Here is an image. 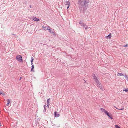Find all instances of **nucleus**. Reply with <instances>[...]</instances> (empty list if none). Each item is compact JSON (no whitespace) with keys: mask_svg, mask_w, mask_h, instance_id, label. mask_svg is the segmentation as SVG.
Here are the masks:
<instances>
[{"mask_svg":"<svg viewBox=\"0 0 128 128\" xmlns=\"http://www.w3.org/2000/svg\"><path fill=\"white\" fill-rule=\"evenodd\" d=\"M89 3V0H78L79 8L81 12H84L87 9V7Z\"/></svg>","mask_w":128,"mask_h":128,"instance_id":"nucleus-1","label":"nucleus"},{"mask_svg":"<svg viewBox=\"0 0 128 128\" xmlns=\"http://www.w3.org/2000/svg\"><path fill=\"white\" fill-rule=\"evenodd\" d=\"M17 60L19 62H23V60L22 59V56L20 55L16 57Z\"/></svg>","mask_w":128,"mask_h":128,"instance_id":"nucleus-2","label":"nucleus"},{"mask_svg":"<svg viewBox=\"0 0 128 128\" xmlns=\"http://www.w3.org/2000/svg\"><path fill=\"white\" fill-rule=\"evenodd\" d=\"M93 76L94 79L96 83H98V82H99V81L98 80V78L96 76H95V75L94 74H93Z\"/></svg>","mask_w":128,"mask_h":128,"instance_id":"nucleus-3","label":"nucleus"},{"mask_svg":"<svg viewBox=\"0 0 128 128\" xmlns=\"http://www.w3.org/2000/svg\"><path fill=\"white\" fill-rule=\"evenodd\" d=\"M106 114L112 120L113 119L112 114L111 113H110L108 112Z\"/></svg>","mask_w":128,"mask_h":128,"instance_id":"nucleus-4","label":"nucleus"},{"mask_svg":"<svg viewBox=\"0 0 128 128\" xmlns=\"http://www.w3.org/2000/svg\"><path fill=\"white\" fill-rule=\"evenodd\" d=\"M32 19L34 21L37 22H38L40 20L39 19L34 17Z\"/></svg>","mask_w":128,"mask_h":128,"instance_id":"nucleus-5","label":"nucleus"},{"mask_svg":"<svg viewBox=\"0 0 128 128\" xmlns=\"http://www.w3.org/2000/svg\"><path fill=\"white\" fill-rule=\"evenodd\" d=\"M112 37V35L111 34H110L109 35L107 36H106V38L108 39H110Z\"/></svg>","mask_w":128,"mask_h":128,"instance_id":"nucleus-6","label":"nucleus"},{"mask_svg":"<svg viewBox=\"0 0 128 128\" xmlns=\"http://www.w3.org/2000/svg\"><path fill=\"white\" fill-rule=\"evenodd\" d=\"M100 110L102 112L105 113L106 114L108 112L104 108H101L100 109Z\"/></svg>","mask_w":128,"mask_h":128,"instance_id":"nucleus-7","label":"nucleus"},{"mask_svg":"<svg viewBox=\"0 0 128 128\" xmlns=\"http://www.w3.org/2000/svg\"><path fill=\"white\" fill-rule=\"evenodd\" d=\"M57 112H54V116L56 118L60 116L59 114H57Z\"/></svg>","mask_w":128,"mask_h":128,"instance_id":"nucleus-8","label":"nucleus"},{"mask_svg":"<svg viewBox=\"0 0 128 128\" xmlns=\"http://www.w3.org/2000/svg\"><path fill=\"white\" fill-rule=\"evenodd\" d=\"M70 3L68 1L66 2V3H65V6L68 5V6H70Z\"/></svg>","mask_w":128,"mask_h":128,"instance_id":"nucleus-9","label":"nucleus"},{"mask_svg":"<svg viewBox=\"0 0 128 128\" xmlns=\"http://www.w3.org/2000/svg\"><path fill=\"white\" fill-rule=\"evenodd\" d=\"M49 31L51 34H54V33L55 34L54 32V31L52 30L51 29H49Z\"/></svg>","mask_w":128,"mask_h":128,"instance_id":"nucleus-10","label":"nucleus"},{"mask_svg":"<svg viewBox=\"0 0 128 128\" xmlns=\"http://www.w3.org/2000/svg\"><path fill=\"white\" fill-rule=\"evenodd\" d=\"M96 83L97 84L98 87H99L102 86L101 83L99 82V81L98 82V83Z\"/></svg>","mask_w":128,"mask_h":128,"instance_id":"nucleus-11","label":"nucleus"},{"mask_svg":"<svg viewBox=\"0 0 128 128\" xmlns=\"http://www.w3.org/2000/svg\"><path fill=\"white\" fill-rule=\"evenodd\" d=\"M34 65H32V69L31 70V72H34Z\"/></svg>","mask_w":128,"mask_h":128,"instance_id":"nucleus-12","label":"nucleus"},{"mask_svg":"<svg viewBox=\"0 0 128 128\" xmlns=\"http://www.w3.org/2000/svg\"><path fill=\"white\" fill-rule=\"evenodd\" d=\"M83 20H81L80 22H79V24L81 26V25L82 24H83L84 23H83Z\"/></svg>","mask_w":128,"mask_h":128,"instance_id":"nucleus-13","label":"nucleus"},{"mask_svg":"<svg viewBox=\"0 0 128 128\" xmlns=\"http://www.w3.org/2000/svg\"><path fill=\"white\" fill-rule=\"evenodd\" d=\"M42 28H43V29L45 30H47V27L46 26H42Z\"/></svg>","mask_w":128,"mask_h":128,"instance_id":"nucleus-14","label":"nucleus"},{"mask_svg":"<svg viewBox=\"0 0 128 128\" xmlns=\"http://www.w3.org/2000/svg\"><path fill=\"white\" fill-rule=\"evenodd\" d=\"M118 76H123V74H122V73H118Z\"/></svg>","mask_w":128,"mask_h":128,"instance_id":"nucleus-15","label":"nucleus"},{"mask_svg":"<svg viewBox=\"0 0 128 128\" xmlns=\"http://www.w3.org/2000/svg\"><path fill=\"white\" fill-rule=\"evenodd\" d=\"M124 77L126 79V80L128 81V76L126 74V75H125Z\"/></svg>","mask_w":128,"mask_h":128,"instance_id":"nucleus-16","label":"nucleus"},{"mask_svg":"<svg viewBox=\"0 0 128 128\" xmlns=\"http://www.w3.org/2000/svg\"><path fill=\"white\" fill-rule=\"evenodd\" d=\"M100 89L102 90V91H103L104 90V87L103 86H100V87H99Z\"/></svg>","mask_w":128,"mask_h":128,"instance_id":"nucleus-17","label":"nucleus"},{"mask_svg":"<svg viewBox=\"0 0 128 128\" xmlns=\"http://www.w3.org/2000/svg\"><path fill=\"white\" fill-rule=\"evenodd\" d=\"M50 98H49L47 100V104H50Z\"/></svg>","mask_w":128,"mask_h":128,"instance_id":"nucleus-18","label":"nucleus"},{"mask_svg":"<svg viewBox=\"0 0 128 128\" xmlns=\"http://www.w3.org/2000/svg\"><path fill=\"white\" fill-rule=\"evenodd\" d=\"M87 26L86 25V24H82V25H81V26H83L85 28V27L86 26Z\"/></svg>","mask_w":128,"mask_h":128,"instance_id":"nucleus-19","label":"nucleus"},{"mask_svg":"<svg viewBox=\"0 0 128 128\" xmlns=\"http://www.w3.org/2000/svg\"><path fill=\"white\" fill-rule=\"evenodd\" d=\"M46 105L44 106V113H45L46 112Z\"/></svg>","mask_w":128,"mask_h":128,"instance_id":"nucleus-20","label":"nucleus"},{"mask_svg":"<svg viewBox=\"0 0 128 128\" xmlns=\"http://www.w3.org/2000/svg\"><path fill=\"white\" fill-rule=\"evenodd\" d=\"M10 102H11V100H10V99H8V103H9V104H10Z\"/></svg>","mask_w":128,"mask_h":128,"instance_id":"nucleus-21","label":"nucleus"},{"mask_svg":"<svg viewBox=\"0 0 128 128\" xmlns=\"http://www.w3.org/2000/svg\"><path fill=\"white\" fill-rule=\"evenodd\" d=\"M123 91H125L126 92H128V89H127L125 90H123Z\"/></svg>","mask_w":128,"mask_h":128,"instance_id":"nucleus-22","label":"nucleus"},{"mask_svg":"<svg viewBox=\"0 0 128 128\" xmlns=\"http://www.w3.org/2000/svg\"><path fill=\"white\" fill-rule=\"evenodd\" d=\"M89 28H88V26H86L85 27V29L86 30L88 29Z\"/></svg>","mask_w":128,"mask_h":128,"instance_id":"nucleus-23","label":"nucleus"},{"mask_svg":"<svg viewBox=\"0 0 128 128\" xmlns=\"http://www.w3.org/2000/svg\"><path fill=\"white\" fill-rule=\"evenodd\" d=\"M51 28H50L49 26H48L47 27V30H49V29H51Z\"/></svg>","mask_w":128,"mask_h":128,"instance_id":"nucleus-24","label":"nucleus"},{"mask_svg":"<svg viewBox=\"0 0 128 128\" xmlns=\"http://www.w3.org/2000/svg\"><path fill=\"white\" fill-rule=\"evenodd\" d=\"M116 108L117 109H118V110H123L124 109V108H122L121 109H118L117 108Z\"/></svg>","mask_w":128,"mask_h":128,"instance_id":"nucleus-25","label":"nucleus"},{"mask_svg":"<svg viewBox=\"0 0 128 128\" xmlns=\"http://www.w3.org/2000/svg\"><path fill=\"white\" fill-rule=\"evenodd\" d=\"M1 94L3 96H5V95H6L5 94H4V93L3 92H2V93H1Z\"/></svg>","mask_w":128,"mask_h":128,"instance_id":"nucleus-26","label":"nucleus"},{"mask_svg":"<svg viewBox=\"0 0 128 128\" xmlns=\"http://www.w3.org/2000/svg\"><path fill=\"white\" fill-rule=\"evenodd\" d=\"M33 62V61L31 60V65H32Z\"/></svg>","mask_w":128,"mask_h":128,"instance_id":"nucleus-27","label":"nucleus"},{"mask_svg":"<svg viewBox=\"0 0 128 128\" xmlns=\"http://www.w3.org/2000/svg\"><path fill=\"white\" fill-rule=\"evenodd\" d=\"M34 59L33 58H32L31 59V60L34 61Z\"/></svg>","mask_w":128,"mask_h":128,"instance_id":"nucleus-28","label":"nucleus"},{"mask_svg":"<svg viewBox=\"0 0 128 128\" xmlns=\"http://www.w3.org/2000/svg\"><path fill=\"white\" fill-rule=\"evenodd\" d=\"M70 6H68L67 7V9H68L69 8Z\"/></svg>","mask_w":128,"mask_h":128,"instance_id":"nucleus-29","label":"nucleus"},{"mask_svg":"<svg viewBox=\"0 0 128 128\" xmlns=\"http://www.w3.org/2000/svg\"><path fill=\"white\" fill-rule=\"evenodd\" d=\"M30 8H32V6L31 5H30Z\"/></svg>","mask_w":128,"mask_h":128,"instance_id":"nucleus-30","label":"nucleus"},{"mask_svg":"<svg viewBox=\"0 0 128 128\" xmlns=\"http://www.w3.org/2000/svg\"><path fill=\"white\" fill-rule=\"evenodd\" d=\"M128 46V44H126L125 46H124V47H127Z\"/></svg>","mask_w":128,"mask_h":128,"instance_id":"nucleus-31","label":"nucleus"},{"mask_svg":"<svg viewBox=\"0 0 128 128\" xmlns=\"http://www.w3.org/2000/svg\"><path fill=\"white\" fill-rule=\"evenodd\" d=\"M50 105V104H47V107H49V105Z\"/></svg>","mask_w":128,"mask_h":128,"instance_id":"nucleus-32","label":"nucleus"},{"mask_svg":"<svg viewBox=\"0 0 128 128\" xmlns=\"http://www.w3.org/2000/svg\"><path fill=\"white\" fill-rule=\"evenodd\" d=\"M10 104H9L8 103L7 104H6V106H8Z\"/></svg>","mask_w":128,"mask_h":128,"instance_id":"nucleus-33","label":"nucleus"},{"mask_svg":"<svg viewBox=\"0 0 128 128\" xmlns=\"http://www.w3.org/2000/svg\"><path fill=\"white\" fill-rule=\"evenodd\" d=\"M2 126V124L1 123V122H0V127L1 126Z\"/></svg>","mask_w":128,"mask_h":128,"instance_id":"nucleus-34","label":"nucleus"},{"mask_svg":"<svg viewBox=\"0 0 128 128\" xmlns=\"http://www.w3.org/2000/svg\"><path fill=\"white\" fill-rule=\"evenodd\" d=\"M2 92L0 90V94H1V93H2Z\"/></svg>","mask_w":128,"mask_h":128,"instance_id":"nucleus-35","label":"nucleus"},{"mask_svg":"<svg viewBox=\"0 0 128 128\" xmlns=\"http://www.w3.org/2000/svg\"><path fill=\"white\" fill-rule=\"evenodd\" d=\"M22 77H21V78H20V80L21 79H22Z\"/></svg>","mask_w":128,"mask_h":128,"instance_id":"nucleus-36","label":"nucleus"}]
</instances>
